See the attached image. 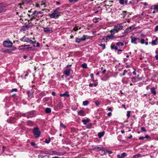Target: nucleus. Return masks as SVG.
I'll use <instances>...</instances> for the list:
<instances>
[{
    "label": "nucleus",
    "mask_w": 158,
    "mask_h": 158,
    "mask_svg": "<svg viewBox=\"0 0 158 158\" xmlns=\"http://www.w3.org/2000/svg\"><path fill=\"white\" fill-rule=\"evenodd\" d=\"M44 31L45 32H49L52 33L53 31L52 30L50 29L48 27H44Z\"/></svg>",
    "instance_id": "9b49d317"
},
{
    "label": "nucleus",
    "mask_w": 158,
    "mask_h": 158,
    "mask_svg": "<svg viewBox=\"0 0 158 158\" xmlns=\"http://www.w3.org/2000/svg\"><path fill=\"white\" fill-rule=\"evenodd\" d=\"M71 69L66 68L63 72V74L66 76H69L70 74Z\"/></svg>",
    "instance_id": "6e6552de"
},
{
    "label": "nucleus",
    "mask_w": 158,
    "mask_h": 158,
    "mask_svg": "<svg viewBox=\"0 0 158 158\" xmlns=\"http://www.w3.org/2000/svg\"><path fill=\"white\" fill-rule=\"evenodd\" d=\"M111 115L112 113L111 112H110L107 113V115L109 117Z\"/></svg>",
    "instance_id": "bf43d9fd"
},
{
    "label": "nucleus",
    "mask_w": 158,
    "mask_h": 158,
    "mask_svg": "<svg viewBox=\"0 0 158 158\" xmlns=\"http://www.w3.org/2000/svg\"><path fill=\"white\" fill-rule=\"evenodd\" d=\"M55 155H58V156H62L63 155V154L61 152H57L56 151Z\"/></svg>",
    "instance_id": "e433bc0d"
},
{
    "label": "nucleus",
    "mask_w": 158,
    "mask_h": 158,
    "mask_svg": "<svg viewBox=\"0 0 158 158\" xmlns=\"http://www.w3.org/2000/svg\"><path fill=\"white\" fill-rule=\"evenodd\" d=\"M51 112V109L49 108H46L45 110V112L46 114H48Z\"/></svg>",
    "instance_id": "412c9836"
},
{
    "label": "nucleus",
    "mask_w": 158,
    "mask_h": 158,
    "mask_svg": "<svg viewBox=\"0 0 158 158\" xmlns=\"http://www.w3.org/2000/svg\"><path fill=\"white\" fill-rule=\"evenodd\" d=\"M77 108L76 107H74L73 108H72V109L74 111L76 110H77Z\"/></svg>",
    "instance_id": "0e129e2a"
},
{
    "label": "nucleus",
    "mask_w": 158,
    "mask_h": 158,
    "mask_svg": "<svg viewBox=\"0 0 158 158\" xmlns=\"http://www.w3.org/2000/svg\"><path fill=\"white\" fill-rule=\"evenodd\" d=\"M60 7H57L53 10V11L54 12H58V11L60 10Z\"/></svg>",
    "instance_id": "72a5a7b5"
},
{
    "label": "nucleus",
    "mask_w": 158,
    "mask_h": 158,
    "mask_svg": "<svg viewBox=\"0 0 158 158\" xmlns=\"http://www.w3.org/2000/svg\"><path fill=\"white\" fill-rule=\"evenodd\" d=\"M90 76L92 78H94V76L93 74H91L90 75Z\"/></svg>",
    "instance_id": "69168bd1"
},
{
    "label": "nucleus",
    "mask_w": 158,
    "mask_h": 158,
    "mask_svg": "<svg viewBox=\"0 0 158 158\" xmlns=\"http://www.w3.org/2000/svg\"><path fill=\"white\" fill-rule=\"evenodd\" d=\"M155 57L156 60H158V54L156 55L155 56Z\"/></svg>",
    "instance_id": "774afa93"
},
{
    "label": "nucleus",
    "mask_w": 158,
    "mask_h": 158,
    "mask_svg": "<svg viewBox=\"0 0 158 158\" xmlns=\"http://www.w3.org/2000/svg\"><path fill=\"white\" fill-rule=\"evenodd\" d=\"M33 132L35 138L39 137L40 136L41 134L39 128L37 127H35L34 128Z\"/></svg>",
    "instance_id": "7ed1b4c3"
},
{
    "label": "nucleus",
    "mask_w": 158,
    "mask_h": 158,
    "mask_svg": "<svg viewBox=\"0 0 158 158\" xmlns=\"http://www.w3.org/2000/svg\"><path fill=\"white\" fill-rule=\"evenodd\" d=\"M93 149L97 150L98 151L102 150L103 148L102 147H100L97 146H92Z\"/></svg>",
    "instance_id": "f8f14e48"
},
{
    "label": "nucleus",
    "mask_w": 158,
    "mask_h": 158,
    "mask_svg": "<svg viewBox=\"0 0 158 158\" xmlns=\"http://www.w3.org/2000/svg\"><path fill=\"white\" fill-rule=\"evenodd\" d=\"M111 48L112 49H114L115 50H118V48L115 44L111 45L110 46Z\"/></svg>",
    "instance_id": "b1692460"
},
{
    "label": "nucleus",
    "mask_w": 158,
    "mask_h": 158,
    "mask_svg": "<svg viewBox=\"0 0 158 158\" xmlns=\"http://www.w3.org/2000/svg\"><path fill=\"white\" fill-rule=\"evenodd\" d=\"M31 145L33 147H34L35 145V143L34 142H32L31 143Z\"/></svg>",
    "instance_id": "603ef678"
},
{
    "label": "nucleus",
    "mask_w": 158,
    "mask_h": 158,
    "mask_svg": "<svg viewBox=\"0 0 158 158\" xmlns=\"http://www.w3.org/2000/svg\"><path fill=\"white\" fill-rule=\"evenodd\" d=\"M136 78L135 77H132L131 78V81L133 82H135L136 81H136Z\"/></svg>",
    "instance_id": "c9c22d12"
},
{
    "label": "nucleus",
    "mask_w": 158,
    "mask_h": 158,
    "mask_svg": "<svg viewBox=\"0 0 158 158\" xmlns=\"http://www.w3.org/2000/svg\"><path fill=\"white\" fill-rule=\"evenodd\" d=\"M35 115V113L34 111H31L27 113H24L22 115L24 117H27V118H31L34 117Z\"/></svg>",
    "instance_id": "39448f33"
},
{
    "label": "nucleus",
    "mask_w": 158,
    "mask_h": 158,
    "mask_svg": "<svg viewBox=\"0 0 158 158\" xmlns=\"http://www.w3.org/2000/svg\"><path fill=\"white\" fill-rule=\"evenodd\" d=\"M39 158H49V156L47 155H38Z\"/></svg>",
    "instance_id": "6ab92c4d"
},
{
    "label": "nucleus",
    "mask_w": 158,
    "mask_h": 158,
    "mask_svg": "<svg viewBox=\"0 0 158 158\" xmlns=\"http://www.w3.org/2000/svg\"><path fill=\"white\" fill-rule=\"evenodd\" d=\"M99 46L102 47L103 49L106 48V45L105 44H99Z\"/></svg>",
    "instance_id": "f704fd0d"
},
{
    "label": "nucleus",
    "mask_w": 158,
    "mask_h": 158,
    "mask_svg": "<svg viewBox=\"0 0 158 158\" xmlns=\"http://www.w3.org/2000/svg\"><path fill=\"white\" fill-rule=\"evenodd\" d=\"M151 43L152 46L157 45L158 44L157 37H156L155 40H152Z\"/></svg>",
    "instance_id": "9d476101"
},
{
    "label": "nucleus",
    "mask_w": 158,
    "mask_h": 158,
    "mask_svg": "<svg viewBox=\"0 0 158 158\" xmlns=\"http://www.w3.org/2000/svg\"><path fill=\"white\" fill-rule=\"evenodd\" d=\"M130 112L131 111H128L127 112V116L128 118H129L130 116Z\"/></svg>",
    "instance_id": "79ce46f5"
},
{
    "label": "nucleus",
    "mask_w": 158,
    "mask_h": 158,
    "mask_svg": "<svg viewBox=\"0 0 158 158\" xmlns=\"http://www.w3.org/2000/svg\"><path fill=\"white\" fill-rule=\"evenodd\" d=\"M116 45L118 46H123L124 45V44L123 43H122L121 42H118L116 43Z\"/></svg>",
    "instance_id": "393cba45"
},
{
    "label": "nucleus",
    "mask_w": 158,
    "mask_h": 158,
    "mask_svg": "<svg viewBox=\"0 0 158 158\" xmlns=\"http://www.w3.org/2000/svg\"><path fill=\"white\" fill-rule=\"evenodd\" d=\"M28 97L30 98H32L33 97V93L29 91H28L27 92Z\"/></svg>",
    "instance_id": "4be33fe9"
},
{
    "label": "nucleus",
    "mask_w": 158,
    "mask_h": 158,
    "mask_svg": "<svg viewBox=\"0 0 158 158\" xmlns=\"http://www.w3.org/2000/svg\"><path fill=\"white\" fill-rule=\"evenodd\" d=\"M119 2L120 4L123 5L124 4V0H119Z\"/></svg>",
    "instance_id": "4c0bfd02"
},
{
    "label": "nucleus",
    "mask_w": 158,
    "mask_h": 158,
    "mask_svg": "<svg viewBox=\"0 0 158 158\" xmlns=\"http://www.w3.org/2000/svg\"><path fill=\"white\" fill-rule=\"evenodd\" d=\"M154 9L158 10V5H155L154 6Z\"/></svg>",
    "instance_id": "a18cd8bd"
},
{
    "label": "nucleus",
    "mask_w": 158,
    "mask_h": 158,
    "mask_svg": "<svg viewBox=\"0 0 158 158\" xmlns=\"http://www.w3.org/2000/svg\"><path fill=\"white\" fill-rule=\"evenodd\" d=\"M51 141V139L50 138H49L48 139H45V142L47 143H49Z\"/></svg>",
    "instance_id": "7c9ffc66"
},
{
    "label": "nucleus",
    "mask_w": 158,
    "mask_h": 158,
    "mask_svg": "<svg viewBox=\"0 0 158 158\" xmlns=\"http://www.w3.org/2000/svg\"><path fill=\"white\" fill-rule=\"evenodd\" d=\"M127 70H124V71H123V73L122 74H120V77H122V76H124L125 75V74H126V73L127 72Z\"/></svg>",
    "instance_id": "473e14b6"
},
{
    "label": "nucleus",
    "mask_w": 158,
    "mask_h": 158,
    "mask_svg": "<svg viewBox=\"0 0 158 158\" xmlns=\"http://www.w3.org/2000/svg\"><path fill=\"white\" fill-rule=\"evenodd\" d=\"M60 127L64 129L66 127V126H65L62 123H60Z\"/></svg>",
    "instance_id": "a19ab883"
},
{
    "label": "nucleus",
    "mask_w": 158,
    "mask_h": 158,
    "mask_svg": "<svg viewBox=\"0 0 158 158\" xmlns=\"http://www.w3.org/2000/svg\"><path fill=\"white\" fill-rule=\"evenodd\" d=\"M151 93L153 94L154 95L156 94V91L155 90V89L154 87H152L151 90Z\"/></svg>",
    "instance_id": "f3484780"
},
{
    "label": "nucleus",
    "mask_w": 158,
    "mask_h": 158,
    "mask_svg": "<svg viewBox=\"0 0 158 158\" xmlns=\"http://www.w3.org/2000/svg\"><path fill=\"white\" fill-rule=\"evenodd\" d=\"M81 67L84 69H86L87 68V64L85 63H84L81 65Z\"/></svg>",
    "instance_id": "bb28decb"
},
{
    "label": "nucleus",
    "mask_w": 158,
    "mask_h": 158,
    "mask_svg": "<svg viewBox=\"0 0 158 158\" xmlns=\"http://www.w3.org/2000/svg\"><path fill=\"white\" fill-rule=\"evenodd\" d=\"M140 42L142 44H143L144 43V40L143 39H141L140 40Z\"/></svg>",
    "instance_id": "8fccbe9b"
},
{
    "label": "nucleus",
    "mask_w": 158,
    "mask_h": 158,
    "mask_svg": "<svg viewBox=\"0 0 158 158\" xmlns=\"http://www.w3.org/2000/svg\"><path fill=\"white\" fill-rule=\"evenodd\" d=\"M52 94L53 96H55L56 95V93L54 92H52Z\"/></svg>",
    "instance_id": "338daca9"
},
{
    "label": "nucleus",
    "mask_w": 158,
    "mask_h": 158,
    "mask_svg": "<svg viewBox=\"0 0 158 158\" xmlns=\"http://www.w3.org/2000/svg\"><path fill=\"white\" fill-rule=\"evenodd\" d=\"M97 85H98V83H96V84H94L90 83L89 84V86L90 87H92L93 86H94V87H96L97 86Z\"/></svg>",
    "instance_id": "2f4dec72"
},
{
    "label": "nucleus",
    "mask_w": 158,
    "mask_h": 158,
    "mask_svg": "<svg viewBox=\"0 0 158 158\" xmlns=\"http://www.w3.org/2000/svg\"><path fill=\"white\" fill-rule=\"evenodd\" d=\"M111 34L109 35H107L106 37V42H107L109 41L110 40H114L115 39L116 37L114 35V34L111 31H110Z\"/></svg>",
    "instance_id": "f03ea898"
},
{
    "label": "nucleus",
    "mask_w": 158,
    "mask_h": 158,
    "mask_svg": "<svg viewBox=\"0 0 158 158\" xmlns=\"http://www.w3.org/2000/svg\"><path fill=\"white\" fill-rule=\"evenodd\" d=\"M127 154L125 152H123L121 154V155H118L117 157L118 158H124L127 156Z\"/></svg>",
    "instance_id": "4468645a"
},
{
    "label": "nucleus",
    "mask_w": 158,
    "mask_h": 158,
    "mask_svg": "<svg viewBox=\"0 0 158 158\" xmlns=\"http://www.w3.org/2000/svg\"><path fill=\"white\" fill-rule=\"evenodd\" d=\"M90 119L89 118H87L86 119H84L82 120V122L84 125H86L87 123H89L90 121Z\"/></svg>",
    "instance_id": "a211bd4d"
},
{
    "label": "nucleus",
    "mask_w": 158,
    "mask_h": 158,
    "mask_svg": "<svg viewBox=\"0 0 158 158\" xmlns=\"http://www.w3.org/2000/svg\"><path fill=\"white\" fill-rule=\"evenodd\" d=\"M81 42L80 39L78 38H77L76 39L75 42L77 43H80Z\"/></svg>",
    "instance_id": "ea45409f"
},
{
    "label": "nucleus",
    "mask_w": 158,
    "mask_h": 158,
    "mask_svg": "<svg viewBox=\"0 0 158 158\" xmlns=\"http://www.w3.org/2000/svg\"><path fill=\"white\" fill-rule=\"evenodd\" d=\"M4 46L6 48H10L12 46V42L10 40L4 41L3 42Z\"/></svg>",
    "instance_id": "423d86ee"
},
{
    "label": "nucleus",
    "mask_w": 158,
    "mask_h": 158,
    "mask_svg": "<svg viewBox=\"0 0 158 158\" xmlns=\"http://www.w3.org/2000/svg\"><path fill=\"white\" fill-rule=\"evenodd\" d=\"M127 12V11H123V16L125 17L126 16L125 13Z\"/></svg>",
    "instance_id": "864d4df0"
},
{
    "label": "nucleus",
    "mask_w": 158,
    "mask_h": 158,
    "mask_svg": "<svg viewBox=\"0 0 158 158\" xmlns=\"http://www.w3.org/2000/svg\"><path fill=\"white\" fill-rule=\"evenodd\" d=\"M155 31H158V25L156 26L155 28Z\"/></svg>",
    "instance_id": "3c124183"
},
{
    "label": "nucleus",
    "mask_w": 158,
    "mask_h": 158,
    "mask_svg": "<svg viewBox=\"0 0 158 158\" xmlns=\"http://www.w3.org/2000/svg\"><path fill=\"white\" fill-rule=\"evenodd\" d=\"M107 110L108 111H111L112 110V108L110 107H108L107 108Z\"/></svg>",
    "instance_id": "e2e57ef3"
},
{
    "label": "nucleus",
    "mask_w": 158,
    "mask_h": 158,
    "mask_svg": "<svg viewBox=\"0 0 158 158\" xmlns=\"http://www.w3.org/2000/svg\"><path fill=\"white\" fill-rule=\"evenodd\" d=\"M130 32L131 31H130L129 29L128 28V27L125 30L124 32V33L125 34H127Z\"/></svg>",
    "instance_id": "c756f323"
},
{
    "label": "nucleus",
    "mask_w": 158,
    "mask_h": 158,
    "mask_svg": "<svg viewBox=\"0 0 158 158\" xmlns=\"http://www.w3.org/2000/svg\"><path fill=\"white\" fill-rule=\"evenodd\" d=\"M104 153H108L109 154H111L112 153V152L111 151L106 150L104 151Z\"/></svg>",
    "instance_id": "37998d69"
},
{
    "label": "nucleus",
    "mask_w": 158,
    "mask_h": 158,
    "mask_svg": "<svg viewBox=\"0 0 158 158\" xmlns=\"http://www.w3.org/2000/svg\"><path fill=\"white\" fill-rule=\"evenodd\" d=\"M87 36L84 35L81 38H80V40L81 41H83L85 40L86 39V37Z\"/></svg>",
    "instance_id": "c85d7f7f"
},
{
    "label": "nucleus",
    "mask_w": 158,
    "mask_h": 158,
    "mask_svg": "<svg viewBox=\"0 0 158 158\" xmlns=\"http://www.w3.org/2000/svg\"><path fill=\"white\" fill-rule=\"evenodd\" d=\"M42 12L41 11H36L35 10L34 12L31 15V16L32 17H34L33 15H38L39 14H42Z\"/></svg>",
    "instance_id": "dca6fc26"
},
{
    "label": "nucleus",
    "mask_w": 158,
    "mask_h": 158,
    "mask_svg": "<svg viewBox=\"0 0 158 158\" xmlns=\"http://www.w3.org/2000/svg\"><path fill=\"white\" fill-rule=\"evenodd\" d=\"M29 27V26L28 25L23 26L22 28V30L23 31H25L27 30Z\"/></svg>",
    "instance_id": "5701e85b"
},
{
    "label": "nucleus",
    "mask_w": 158,
    "mask_h": 158,
    "mask_svg": "<svg viewBox=\"0 0 158 158\" xmlns=\"http://www.w3.org/2000/svg\"><path fill=\"white\" fill-rule=\"evenodd\" d=\"M20 40L23 42L30 43L31 44H33L35 43L34 42L30 40L29 38L26 37L25 36L21 38Z\"/></svg>",
    "instance_id": "20e7f679"
},
{
    "label": "nucleus",
    "mask_w": 158,
    "mask_h": 158,
    "mask_svg": "<svg viewBox=\"0 0 158 158\" xmlns=\"http://www.w3.org/2000/svg\"><path fill=\"white\" fill-rule=\"evenodd\" d=\"M123 26L122 23L117 24L114 26L113 28L110 31L114 34L118 32L119 31L123 29Z\"/></svg>",
    "instance_id": "f257e3e1"
},
{
    "label": "nucleus",
    "mask_w": 158,
    "mask_h": 158,
    "mask_svg": "<svg viewBox=\"0 0 158 158\" xmlns=\"http://www.w3.org/2000/svg\"><path fill=\"white\" fill-rule=\"evenodd\" d=\"M133 74L135 75H136V70L135 69H134V71L132 73Z\"/></svg>",
    "instance_id": "680f3d73"
},
{
    "label": "nucleus",
    "mask_w": 158,
    "mask_h": 158,
    "mask_svg": "<svg viewBox=\"0 0 158 158\" xmlns=\"http://www.w3.org/2000/svg\"><path fill=\"white\" fill-rule=\"evenodd\" d=\"M89 102L87 100L84 101L83 102V105L84 106H86L89 104Z\"/></svg>",
    "instance_id": "cd10ccee"
},
{
    "label": "nucleus",
    "mask_w": 158,
    "mask_h": 158,
    "mask_svg": "<svg viewBox=\"0 0 158 158\" xmlns=\"http://www.w3.org/2000/svg\"><path fill=\"white\" fill-rule=\"evenodd\" d=\"M17 91V89L16 88L13 89L11 90V92H13L14 91L16 92Z\"/></svg>",
    "instance_id": "5fc2aeb1"
},
{
    "label": "nucleus",
    "mask_w": 158,
    "mask_h": 158,
    "mask_svg": "<svg viewBox=\"0 0 158 158\" xmlns=\"http://www.w3.org/2000/svg\"><path fill=\"white\" fill-rule=\"evenodd\" d=\"M141 129L142 131L145 132H146V131H147L145 129V127H141Z\"/></svg>",
    "instance_id": "49530a36"
},
{
    "label": "nucleus",
    "mask_w": 158,
    "mask_h": 158,
    "mask_svg": "<svg viewBox=\"0 0 158 158\" xmlns=\"http://www.w3.org/2000/svg\"><path fill=\"white\" fill-rule=\"evenodd\" d=\"M131 41L132 43L135 44H137V43L136 42V41L137 40V38L135 37H131Z\"/></svg>",
    "instance_id": "2eb2a0df"
},
{
    "label": "nucleus",
    "mask_w": 158,
    "mask_h": 158,
    "mask_svg": "<svg viewBox=\"0 0 158 158\" xmlns=\"http://www.w3.org/2000/svg\"><path fill=\"white\" fill-rule=\"evenodd\" d=\"M144 138H145V137H143V136L140 137L139 138V139L140 140H142V139H144Z\"/></svg>",
    "instance_id": "13d9d810"
},
{
    "label": "nucleus",
    "mask_w": 158,
    "mask_h": 158,
    "mask_svg": "<svg viewBox=\"0 0 158 158\" xmlns=\"http://www.w3.org/2000/svg\"><path fill=\"white\" fill-rule=\"evenodd\" d=\"M95 104L97 106H98L99 105L100 103L98 101H96L95 102Z\"/></svg>",
    "instance_id": "09e8293b"
},
{
    "label": "nucleus",
    "mask_w": 158,
    "mask_h": 158,
    "mask_svg": "<svg viewBox=\"0 0 158 158\" xmlns=\"http://www.w3.org/2000/svg\"><path fill=\"white\" fill-rule=\"evenodd\" d=\"M81 28L79 27L78 28V27H75L74 28L73 30L75 31H77L79 29H80Z\"/></svg>",
    "instance_id": "c03bdc74"
},
{
    "label": "nucleus",
    "mask_w": 158,
    "mask_h": 158,
    "mask_svg": "<svg viewBox=\"0 0 158 158\" xmlns=\"http://www.w3.org/2000/svg\"><path fill=\"white\" fill-rule=\"evenodd\" d=\"M72 66V64H68L66 66V68H68V69H70L69 67H71Z\"/></svg>",
    "instance_id": "6e6d98bb"
},
{
    "label": "nucleus",
    "mask_w": 158,
    "mask_h": 158,
    "mask_svg": "<svg viewBox=\"0 0 158 158\" xmlns=\"http://www.w3.org/2000/svg\"><path fill=\"white\" fill-rule=\"evenodd\" d=\"M49 15L51 18L56 19L60 15V13L59 12H57L56 13L53 12V13L49 14Z\"/></svg>",
    "instance_id": "0eeeda50"
},
{
    "label": "nucleus",
    "mask_w": 158,
    "mask_h": 158,
    "mask_svg": "<svg viewBox=\"0 0 158 158\" xmlns=\"http://www.w3.org/2000/svg\"><path fill=\"white\" fill-rule=\"evenodd\" d=\"M139 75H137V78L138 79L137 81H140L141 79V78L139 77Z\"/></svg>",
    "instance_id": "de8ad7c7"
},
{
    "label": "nucleus",
    "mask_w": 158,
    "mask_h": 158,
    "mask_svg": "<svg viewBox=\"0 0 158 158\" xmlns=\"http://www.w3.org/2000/svg\"><path fill=\"white\" fill-rule=\"evenodd\" d=\"M104 132L102 131L100 132H99L98 133V136L99 138H101L102 137L104 134Z\"/></svg>",
    "instance_id": "aec40b11"
},
{
    "label": "nucleus",
    "mask_w": 158,
    "mask_h": 158,
    "mask_svg": "<svg viewBox=\"0 0 158 158\" xmlns=\"http://www.w3.org/2000/svg\"><path fill=\"white\" fill-rule=\"evenodd\" d=\"M128 28L129 29V30H130V31H131V32L132 31L135 29V28L134 27V26H131V27H128Z\"/></svg>",
    "instance_id": "58836bf2"
},
{
    "label": "nucleus",
    "mask_w": 158,
    "mask_h": 158,
    "mask_svg": "<svg viewBox=\"0 0 158 158\" xmlns=\"http://www.w3.org/2000/svg\"><path fill=\"white\" fill-rule=\"evenodd\" d=\"M145 138L149 139L150 138V137L148 135H146L144 136Z\"/></svg>",
    "instance_id": "4d7b16f0"
},
{
    "label": "nucleus",
    "mask_w": 158,
    "mask_h": 158,
    "mask_svg": "<svg viewBox=\"0 0 158 158\" xmlns=\"http://www.w3.org/2000/svg\"><path fill=\"white\" fill-rule=\"evenodd\" d=\"M56 151H50L48 153V154H49L50 155H53L56 154Z\"/></svg>",
    "instance_id": "a878e982"
},
{
    "label": "nucleus",
    "mask_w": 158,
    "mask_h": 158,
    "mask_svg": "<svg viewBox=\"0 0 158 158\" xmlns=\"http://www.w3.org/2000/svg\"><path fill=\"white\" fill-rule=\"evenodd\" d=\"M60 95L61 97H69V92L68 91L65 92L64 94H60Z\"/></svg>",
    "instance_id": "ddd939ff"
},
{
    "label": "nucleus",
    "mask_w": 158,
    "mask_h": 158,
    "mask_svg": "<svg viewBox=\"0 0 158 158\" xmlns=\"http://www.w3.org/2000/svg\"><path fill=\"white\" fill-rule=\"evenodd\" d=\"M92 124L91 123H90L89 125H88L87 126V128H91V126Z\"/></svg>",
    "instance_id": "052dcab7"
},
{
    "label": "nucleus",
    "mask_w": 158,
    "mask_h": 158,
    "mask_svg": "<svg viewBox=\"0 0 158 158\" xmlns=\"http://www.w3.org/2000/svg\"><path fill=\"white\" fill-rule=\"evenodd\" d=\"M77 114L78 115L82 116H84L86 115L85 111L82 110H79L77 112Z\"/></svg>",
    "instance_id": "1a4fd4ad"
}]
</instances>
